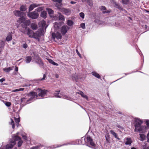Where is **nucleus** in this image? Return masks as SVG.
Here are the masks:
<instances>
[{"mask_svg":"<svg viewBox=\"0 0 149 149\" xmlns=\"http://www.w3.org/2000/svg\"><path fill=\"white\" fill-rule=\"evenodd\" d=\"M147 126H141L143 122L140 119L136 118L134 119V123L135 126L134 131L141 132L144 133L149 128V120L147 119L144 121Z\"/></svg>","mask_w":149,"mask_h":149,"instance_id":"1","label":"nucleus"},{"mask_svg":"<svg viewBox=\"0 0 149 149\" xmlns=\"http://www.w3.org/2000/svg\"><path fill=\"white\" fill-rule=\"evenodd\" d=\"M37 93L34 92H30V93L27 94L28 97H30L28 100H26V99L25 98H22L21 99V101L22 102L27 101L26 103L28 104V102L31 101L33 99H36L38 96L37 93H38V95L39 96L41 97H43L45 96L47 92V90H42L40 88H38L37 90Z\"/></svg>","mask_w":149,"mask_h":149,"instance_id":"2","label":"nucleus"},{"mask_svg":"<svg viewBox=\"0 0 149 149\" xmlns=\"http://www.w3.org/2000/svg\"><path fill=\"white\" fill-rule=\"evenodd\" d=\"M60 25L58 23L56 22L54 23V27L51 30L52 32V36L53 39L55 41H56L57 40H58L61 39L62 38L61 34L58 32L59 29Z\"/></svg>","mask_w":149,"mask_h":149,"instance_id":"3","label":"nucleus"},{"mask_svg":"<svg viewBox=\"0 0 149 149\" xmlns=\"http://www.w3.org/2000/svg\"><path fill=\"white\" fill-rule=\"evenodd\" d=\"M26 19L25 16L19 18V20L17 21V22L19 24L23 23L22 25V26L25 29L27 28V26H29L30 23V20H25Z\"/></svg>","mask_w":149,"mask_h":149,"instance_id":"4","label":"nucleus"},{"mask_svg":"<svg viewBox=\"0 0 149 149\" xmlns=\"http://www.w3.org/2000/svg\"><path fill=\"white\" fill-rule=\"evenodd\" d=\"M27 15L28 17L33 19L37 18L39 16L38 13L36 11L29 12L27 13Z\"/></svg>","mask_w":149,"mask_h":149,"instance_id":"5","label":"nucleus"},{"mask_svg":"<svg viewBox=\"0 0 149 149\" xmlns=\"http://www.w3.org/2000/svg\"><path fill=\"white\" fill-rule=\"evenodd\" d=\"M12 139H13V141H15L16 143V141H18V147H19L22 145L23 141L21 140V139L20 137L18 136L17 135H13L12 136Z\"/></svg>","mask_w":149,"mask_h":149,"instance_id":"6","label":"nucleus"},{"mask_svg":"<svg viewBox=\"0 0 149 149\" xmlns=\"http://www.w3.org/2000/svg\"><path fill=\"white\" fill-rule=\"evenodd\" d=\"M43 32L42 30H41L39 29L36 32L34 33L33 38L36 39H38L41 36L43 35Z\"/></svg>","mask_w":149,"mask_h":149,"instance_id":"7","label":"nucleus"},{"mask_svg":"<svg viewBox=\"0 0 149 149\" xmlns=\"http://www.w3.org/2000/svg\"><path fill=\"white\" fill-rule=\"evenodd\" d=\"M10 143L7 144L5 146V148L6 149H10L13 148V146L16 144L15 141H13V139L10 141Z\"/></svg>","mask_w":149,"mask_h":149,"instance_id":"8","label":"nucleus"},{"mask_svg":"<svg viewBox=\"0 0 149 149\" xmlns=\"http://www.w3.org/2000/svg\"><path fill=\"white\" fill-rule=\"evenodd\" d=\"M39 24L40 26H41V28L40 29L41 30H42L44 32L47 26H46V22L44 20H42L39 22Z\"/></svg>","mask_w":149,"mask_h":149,"instance_id":"9","label":"nucleus"},{"mask_svg":"<svg viewBox=\"0 0 149 149\" xmlns=\"http://www.w3.org/2000/svg\"><path fill=\"white\" fill-rule=\"evenodd\" d=\"M13 13L15 16L20 17H24V15H25V13L19 10H15L13 11Z\"/></svg>","mask_w":149,"mask_h":149,"instance_id":"10","label":"nucleus"},{"mask_svg":"<svg viewBox=\"0 0 149 149\" xmlns=\"http://www.w3.org/2000/svg\"><path fill=\"white\" fill-rule=\"evenodd\" d=\"M36 62L38 63L40 67H41L43 66V63L42 62L40 57L38 56H36L34 58Z\"/></svg>","mask_w":149,"mask_h":149,"instance_id":"11","label":"nucleus"},{"mask_svg":"<svg viewBox=\"0 0 149 149\" xmlns=\"http://www.w3.org/2000/svg\"><path fill=\"white\" fill-rule=\"evenodd\" d=\"M41 5L40 4H37L35 3H33L31 4L29 8V11L30 12L33 10L35 8L40 6Z\"/></svg>","mask_w":149,"mask_h":149,"instance_id":"12","label":"nucleus"},{"mask_svg":"<svg viewBox=\"0 0 149 149\" xmlns=\"http://www.w3.org/2000/svg\"><path fill=\"white\" fill-rule=\"evenodd\" d=\"M69 27L66 25L63 26L61 29V32L63 35H64L69 29Z\"/></svg>","mask_w":149,"mask_h":149,"instance_id":"13","label":"nucleus"},{"mask_svg":"<svg viewBox=\"0 0 149 149\" xmlns=\"http://www.w3.org/2000/svg\"><path fill=\"white\" fill-rule=\"evenodd\" d=\"M125 143L126 145L130 146L132 143V140L130 138H125L124 139Z\"/></svg>","mask_w":149,"mask_h":149,"instance_id":"14","label":"nucleus"},{"mask_svg":"<svg viewBox=\"0 0 149 149\" xmlns=\"http://www.w3.org/2000/svg\"><path fill=\"white\" fill-rule=\"evenodd\" d=\"M86 140L88 144H90L91 145L93 146H95V144L93 142L92 139L90 136H88L86 138Z\"/></svg>","mask_w":149,"mask_h":149,"instance_id":"15","label":"nucleus"},{"mask_svg":"<svg viewBox=\"0 0 149 149\" xmlns=\"http://www.w3.org/2000/svg\"><path fill=\"white\" fill-rule=\"evenodd\" d=\"M100 10L102 11V13L104 14L109 13L111 12V10H109L107 11H104L106 10V8L104 6H101L100 7Z\"/></svg>","mask_w":149,"mask_h":149,"instance_id":"16","label":"nucleus"},{"mask_svg":"<svg viewBox=\"0 0 149 149\" xmlns=\"http://www.w3.org/2000/svg\"><path fill=\"white\" fill-rule=\"evenodd\" d=\"M61 11L66 15H68L70 14V11L69 9H65L64 8H62Z\"/></svg>","mask_w":149,"mask_h":149,"instance_id":"17","label":"nucleus"},{"mask_svg":"<svg viewBox=\"0 0 149 149\" xmlns=\"http://www.w3.org/2000/svg\"><path fill=\"white\" fill-rule=\"evenodd\" d=\"M12 32H9L7 35V36L6 38V40L7 41H9L11 40L12 38Z\"/></svg>","mask_w":149,"mask_h":149,"instance_id":"18","label":"nucleus"},{"mask_svg":"<svg viewBox=\"0 0 149 149\" xmlns=\"http://www.w3.org/2000/svg\"><path fill=\"white\" fill-rule=\"evenodd\" d=\"M114 6L115 8H118L120 11H123V9L120 5L116 2L114 3Z\"/></svg>","mask_w":149,"mask_h":149,"instance_id":"19","label":"nucleus"},{"mask_svg":"<svg viewBox=\"0 0 149 149\" xmlns=\"http://www.w3.org/2000/svg\"><path fill=\"white\" fill-rule=\"evenodd\" d=\"M27 34L31 38H33L34 33L32 31L28 29L27 30Z\"/></svg>","mask_w":149,"mask_h":149,"instance_id":"20","label":"nucleus"},{"mask_svg":"<svg viewBox=\"0 0 149 149\" xmlns=\"http://www.w3.org/2000/svg\"><path fill=\"white\" fill-rule=\"evenodd\" d=\"M110 133L112 135H113L118 140L120 139V138L118 137L117 134L116 133L113 131L112 130H110Z\"/></svg>","mask_w":149,"mask_h":149,"instance_id":"21","label":"nucleus"},{"mask_svg":"<svg viewBox=\"0 0 149 149\" xmlns=\"http://www.w3.org/2000/svg\"><path fill=\"white\" fill-rule=\"evenodd\" d=\"M13 68L14 67H10L7 68H5L3 69V70L6 72H8L10 70H12Z\"/></svg>","mask_w":149,"mask_h":149,"instance_id":"22","label":"nucleus"},{"mask_svg":"<svg viewBox=\"0 0 149 149\" xmlns=\"http://www.w3.org/2000/svg\"><path fill=\"white\" fill-rule=\"evenodd\" d=\"M26 63H28L30 62L32 58L31 56H28L26 58Z\"/></svg>","mask_w":149,"mask_h":149,"instance_id":"23","label":"nucleus"},{"mask_svg":"<svg viewBox=\"0 0 149 149\" xmlns=\"http://www.w3.org/2000/svg\"><path fill=\"white\" fill-rule=\"evenodd\" d=\"M47 14L46 12L45 11H44L41 13L40 16L43 18H45L46 17Z\"/></svg>","mask_w":149,"mask_h":149,"instance_id":"24","label":"nucleus"},{"mask_svg":"<svg viewBox=\"0 0 149 149\" xmlns=\"http://www.w3.org/2000/svg\"><path fill=\"white\" fill-rule=\"evenodd\" d=\"M140 140L141 141H143L145 140L146 138V136L143 134H140Z\"/></svg>","mask_w":149,"mask_h":149,"instance_id":"25","label":"nucleus"},{"mask_svg":"<svg viewBox=\"0 0 149 149\" xmlns=\"http://www.w3.org/2000/svg\"><path fill=\"white\" fill-rule=\"evenodd\" d=\"M48 60L49 61V62L50 63L54 65H56V66H58V64L54 62L52 59H48Z\"/></svg>","mask_w":149,"mask_h":149,"instance_id":"26","label":"nucleus"},{"mask_svg":"<svg viewBox=\"0 0 149 149\" xmlns=\"http://www.w3.org/2000/svg\"><path fill=\"white\" fill-rule=\"evenodd\" d=\"M92 74L93 75L95 76V77L100 79V76L99 74L95 72H92Z\"/></svg>","mask_w":149,"mask_h":149,"instance_id":"27","label":"nucleus"},{"mask_svg":"<svg viewBox=\"0 0 149 149\" xmlns=\"http://www.w3.org/2000/svg\"><path fill=\"white\" fill-rule=\"evenodd\" d=\"M31 28L33 30H36L37 29V26L35 23H32L31 24Z\"/></svg>","mask_w":149,"mask_h":149,"instance_id":"28","label":"nucleus"},{"mask_svg":"<svg viewBox=\"0 0 149 149\" xmlns=\"http://www.w3.org/2000/svg\"><path fill=\"white\" fill-rule=\"evenodd\" d=\"M26 5H22L20 8V10L21 11H24L26 10Z\"/></svg>","mask_w":149,"mask_h":149,"instance_id":"29","label":"nucleus"},{"mask_svg":"<svg viewBox=\"0 0 149 149\" xmlns=\"http://www.w3.org/2000/svg\"><path fill=\"white\" fill-rule=\"evenodd\" d=\"M122 3L124 5H128L129 3L130 0H121Z\"/></svg>","mask_w":149,"mask_h":149,"instance_id":"30","label":"nucleus"},{"mask_svg":"<svg viewBox=\"0 0 149 149\" xmlns=\"http://www.w3.org/2000/svg\"><path fill=\"white\" fill-rule=\"evenodd\" d=\"M67 24L69 26H72L73 24V22L71 20L68 19L67 20Z\"/></svg>","mask_w":149,"mask_h":149,"instance_id":"31","label":"nucleus"},{"mask_svg":"<svg viewBox=\"0 0 149 149\" xmlns=\"http://www.w3.org/2000/svg\"><path fill=\"white\" fill-rule=\"evenodd\" d=\"M59 19L60 20H64L65 19L64 17L61 15L60 13H58Z\"/></svg>","mask_w":149,"mask_h":149,"instance_id":"32","label":"nucleus"},{"mask_svg":"<svg viewBox=\"0 0 149 149\" xmlns=\"http://www.w3.org/2000/svg\"><path fill=\"white\" fill-rule=\"evenodd\" d=\"M48 13L49 15H51L53 14L54 13L53 11L51 9L47 8V9Z\"/></svg>","mask_w":149,"mask_h":149,"instance_id":"33","label":"nucleus"},{"mask_svg":"<svg viewBox=\"0 0 149 149\" xmlns=\"http://www.w3.org/2000/svg\"><path fill=\"white\" fill-rule=\"evenodd\" d=\"M87 3L88 5L90 6H93V2L91 0H87Z\"/></svg>","mask_w":149,"mask_h":149,"instance_id":"34","label":"nucleus"},{"mask_svg":"<svg viewBox=\"0 0 149 149\" xmlns=\"http://www.w3.org/2000/svg\"><path fill=\"white\" fill-rule=\"evenodd\" d=\"M24 88H19V89H18L13 90L12 91L13 92H14L23 91L24 90Z\"/></svg>","mask_w":149,"mask_h":149,"instance_id":"35","label":"nucleus"},{"mask_svg":"<svg viewBox=\"0 0 149 149\" xmlns=\"http://www.w3.org/2000/svg\"><path fill=\"white\" fill-rule=\"evenodd\" d=\"M43 9V8L42 7H39L37 8L35 10L37 12H40Z\"/></svg>","mask_w":149,"mask_h":149,"instance_id":"36","label":"nucleus"},{"mask_svg":"<svg viewBox=\"0 0 149 149\" xmlns=\"http://www.w3.org/2000/svg\"><path fill=\"white\" fill-rule=\"evenodd\" d=\"M10 120L11 122V123H10V124L12 125V127L13 129H14L15 127V126L14 124V122L12 119H11Z\"/></svg>","mask_w":149,"mask_h":149,"instance_id":"37","label":"nucleus"},{"mask_svg":"<svg viewBox=\"0 0 149 149\" xmlns=\"http://www.w3.org/2000/svg\"><path fill=\"white\" fill-rule=\"evenodd\" d=\"M61 94H60L59 93H54V95L56 97L61 98V96H60Z\"/></svg>","mask_w":149,"mask_h":149,"instance_id":"38","label":"nucleus"},{"mask_svg":"<svg viewBox=\"0 0 149 149\" xmlns=\"http://www.w3.org/2000/svg\"><path fill=\"white\" fill-rule=\"evenodd\" d=\"M15 122L17 124V126L18 127V123L20 121V119L19 118H15Z\"/></svg>","mask_w":149,"mask_h":149,"instance_id":"39","label":"nucleus"},{"mask_svg":"<svg viewBox=\"0 0 149 149\" xmlns=\"http://www.w3.org/2000/svg\"><path fill=\"white\" fill-rule=\"evenodd\" d=\"M79 15L81 17L82 19H84V14L83 13L81 12L79 13Z\"/></svg>","mask_w":149,"mask_h":149,"instance_id":"40","label":"nucleus"},{"mask_svg":"<svg viewBox=\"0 0 149 149\" xmlns=\"http://www.w3.org/2000/svg\"><path fill=\"white\" fill-rule=\"evenodd\" d=\"M5 105L7 107H10L11 104V103L8 102H6V103H5Z\"/></svg>","mask_w":149,"mask_h":149,"instance_id":"41","label":"nucleus"},{"mask_svg":"<svg viewBox=\"0 0 149 149\" xmlns=\"http://www.w3.org/2000/svg\"><path fill=\"white\" fill-rule=\"evenodd\" d=\"M81 96L84 98H85L86 100H88V96L86 95H85L84 93L83 95L82 94Z\"/></svg>","mask_w":149,"mask_h":149,"instance_id":"42","label":"nucleus"},{"mask_svg":"<svg viewBox=\"0 0 149 149\" xmlns=\"http://www.w3.org/2000/svg\"><path fill=\"white\" fill-rule=\"evenodd\" d=\"M80 27L82 28L83 29H84L85 28V25L84 23H82L80 24Z\"/></svg>","mask_w":149,"mask_h":149,"instance_id":"43","label":"nucleus"},{"mask_svg":"<svg viewBox=\"0 0 149 149\" xmlns=\"http://www.w3.org/2000/svg\"><path fill=\"white\" fill-rule=\"evenodd\" d=\"M110 138L109 136L108 137H107L106 136V140L108 143H110Z\"/></svg>","mask_w":149,"mask_h":149,"instance_id":"44","label":"nucleus"},{"mask_svg":"<svg viewBox=\"0 0 149 149\" xmlns=\"http://www.w3.org/2000/svg\"><path fill=\"white\" fill-rule=\"evenodd\" d=\"M22 46L25 49L26 48L28 47V45L26 43H24L23 44Z\"/></svg>","mask_w":149,"mask_h":149,"instance_id":"45","label":"nucleus"},{"mask_svg":"<svg viewBox=\"0 0 149 149\" xmlns=\"http://www.w3.org/2000/svg\"><path fill=\"white\" fill-rule=\"evenodd\" d=\"M63 98L66 99L68 100H70L71 99L70 97H69L67 95L64 96Z\"/></svg>","mask_w":149,"mask_h":149,"instance_id":"46","label":"nucleus"},{"mask_svg":"<svg viewBox=\"0 0 149 149\" xmlns=\"http://www.w3.org/2000/svg\"><path fill=\"white\" fill-rule=\"evenodd\" d=\"M76 53H77L78 55L79 56L80 58H81V55L78 52V50L77 49H76Z\"/></svg>","mask_w":149,"mask_h":149,"instance_id":"47","label":"nucleus"},{"mask_svg":"<svg viewBox=\"0 0 149 149\" xmlns=\"http://www.w3.org/2000/svg\"><path fill=\"white\" fill-rule=\"evenodd\" d=\"M40 149H46L47 148L44 146H42L40 147H39Z\"/></svg>","mask_w":149,"mask_h":149,"instance_id":"48","label":"nucleus"},{"mask_svg":"<svg viewBox=\"0 0 149 149\" xmlns=\"http://www.w3.org/2000/svg\"><path fill=\"white\" fill-rule=\"evenodd\" d=\"M143 149H149V147L146 146H143Z\"/></svg>","mask_w":149,"mask_h":149,"instance_id":"49","label":"nucleus"},{"mask_svg":"<svg viewBox=\"0 0 149 149\" xmlns=\"http://www.w3.org/2000/svg\"><path fill=\"white\" fill-rule=\"evenodd\" d=\"M77 93L80 95H81V96H82V94L83 95V94L84 93L82 92L81 91H79V92H77Z\"/></svg>","mask_w":149,"mask_h":149,"instance_id":"50","label":"nucleus"},{"mask_svg":"<svg viewBox=\"0 0 149 149\" xmlns=\"http://www.w3.org/2000/svg\"><path fill=\"white\" fill-rule=\"evenodd\" d=\"M31 149H40L39 147H32Z\"/></svg>","mask_w":149,"mask_h":149,"instance_id":"51","label":"nucleus"},{"mask_svg":"<svg viewBox=\"0 0 149 149\" xmlns=\"http://www.w3.org/2000/svg\"><path fill=\"white\" fill-rule=\"evenodd\" d=\"M67 145V144H63V145H58V146H55V147H53L54 148H56L57 147H61V146H63V145Z\"/></svg>","mask_w":149,"mask_h":149,"instance_id":"52","label":"nucleus"},{"mask_svg":"<svg viewBox=\"0 0 149 149\" xmlns=\"http://www.w3.org/2000/svg\"><path fill=\"white\" fill-rule=\"evenodd\" d=\"M5 81V79L4 78H2L0 79V82H3V81Z\"/></svg>","mask_w":149,"mask_h":149,"instance_id":"53","label":"nucleus"},{"mask_svg":"<svg viewBox=\"0 0 149 149\" xmlns=\"http://www.w3.org/2000/svg\"><path fill=\"white\" fill-rule=\"evenodd\" d=\"M45 77H46L45 75V74H44V75H43V77L42 79H41V80H42L45 79Z\"/></svg>","mask_w":149,"mask_h":149,"instance_id":"54","label":"nucleus"},{"mask_svg":"<svg viewBox=\"0 0 149 149\" xmlns=\"http://www.w3.org/2000/svg\"><path fill=\"white\" fill-rule=\"evenodd\" d=\"M117 127L120 129L122 128V127L120 125H117Z\"/></svg>","mask_w":149,"mask_h":149,"instance_id":"55","label":"nucleus"},{"mask_svg":"<svg viewBox=\"0 0 149 149\" xmlns=\"http://www.w3.org/2000/svg\"><path fill=\"white\" fill-rule=\"evenodd\" d=\"M15 71H18V67L16 66H15Z\"/></svg>","mask_w":149,"mask_h":149,"instance_id":"56","label":"nucleus"},{"mask_svg":"<svg viewBox=\"0 0 149 149\" xmlns=\"http://www.w3.org/2000/svg\"><path fill=\"white\" fill-rule=\"evenodd\" d=\"M22 137L24 139H26V137L24 135H22Z\"/></svg>","mask_w":149,"mask_h":149,"instance_id":"57","label":"nucleus"},{"mask_svg":"<svg viewBox=\"0 0 149 149\" xmlns=\"http://www.w3.org/2000/svg\"><path fill=\"white\" fill-rule=\"evenodd\" d=\"M70 3L72 4H74L76 2L73 1H71Z\"/></svg>","mask_w":149,"mask_h":149,"instance_id":"58","label":"nucleus"},{"mask_svg":"<svg viewBox=\"0 0 149 149\" xmlns=\"http://www.w3.org/2000/svg\"><path fill=\"white\" fill-rule=\"evenodd\" d=\"M83 2H86V1H87V0H81Z\"/></svg>","mask_w":149,"mask_h":149,"instance_id":"59","label":"nucleus"},{"mask_svg":"<svg viewBox=\"0 0 149 149\" xmlns=\"http://www.w3.org/2000/svg\"><path fill=\"white\" fill-rule=\"evenodd\" d=\"M55 76L56 78H58V74H56Z\"/></svg>","mask_w":149,"mask_h":149,"instance_id":"60","label":"nucleus"},{"mask_svg":"<svg viewBox=\"0 0 149 149\" xmlns=\"http://www.w3.org/2000/svg\"><path fill=\"white\" fill-rule=\"evenodd\" d=\"M30 84H27V85H26L25 86H30Z\"/></svg>","mask_w":149,"mask_h":149,"instance_id":"61","label":"nucleus"},{"mask_svg":"<svg viewBox=\"0 0 149 149\" xmlns=\"http://www.w3.org/2000/svg\"><path fill=\"white\" fill-rule=\"evenodd\" d=\"M131 149H136L134 147H132L131 148Z\"/></svg>","mask_w":149,"mask_h":149,"instance_id":"62","label":"nucleus"},{"mask_svg":"<svg viewBox=\"0 0 149 149\" xmlns=\"http://www.w3.org/2000/svg\"><path fill=\"white\" fill-rule=\"evenodd\" d=\"M60 90L58 91H56V92L57 93H59L60 92Z\"/></svg>","mask_w":149,"mask_h":149,"instance_id":"63","label":"nucleus"},{"mask_svg":"<svg viewBox=\"0 0 149 149\" xmlns=\"http://www.w3.org/2000/svg\"><path fill=\"white\" fill-rule=\"evenodd\" d=\"M146 11L147 12L149 13V11L147 10H146Z\"/></svg>","mask_w":149,"mask_h":149,"instance_id":"64","label":"nucleus"}]
</instances>
